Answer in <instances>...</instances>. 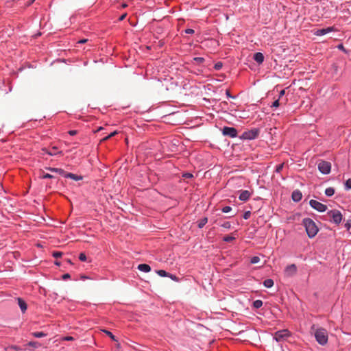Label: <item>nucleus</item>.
<instances>
[{"instance_id":"nucleus-3","label":"nucleus","mask_w":351,"mask_h":351,"mask_svg":"<svg viewBox=\"0 0 351 351\" xmlns=\"http://www.w3.org/2000/svg\"><path fill=\"white\" fill-rule=\"evenodd\" d=\"M327 215L330 217V221L338 225L342 220V215L337 210H332L327 213Z\"/></svg>"},{"instance_id":"nucleus-39","label":"nucleus","mask_w":351,"mask_h":351,"mask_svg":"<svg viewBox=\"0 0 351 351\" xmlns=\"http://www.w3.org/2000/svg\"><path fill=\"white\" fill-rule=\"evenodd\" d=\"M167 277H169L170 278H171L172 280H173L175 281H178V278L175 275H173L169 273V275L167 276Z\"/></svg>"},{"instance_id":"nucleus-23","label":"nucleus","mask_w":351,"mask_h":351,"mask_svg":"<svg viewBox=\"0 0 351 351\" xmlns=\"http://www.w3.org/2000/svg\"><path fill=\"white\" fill-rule=\"evenodd\" d=\"M32 335L36 338H41L47 336V334L43 332H35L32 333Z\"/></svg>"},{"instance_id":"nucleus-29","label":"nucleus","mask_w":351,"mask_h":351,"mask_svg":"<svg viewBox=\"0 0 351 351\" xmlns=\"http://www.w3.org/2000/svg\"><path fill=\"white\" fill-rule=\"evenodd\" d=\"M221 226L226 229H229L231 227V224L229 221H225L221 224Z\"/></svg>"},{"instance_id":"nucleus-58","label":"nucleus","mask_w":351,"mask_h":351,"mask_svg":"<svg viewBox=\"0 0 351 351\" xmlns=\"http://www.w3.org/2000/svg\"><path fill=\"white\" fill-rule=\"evenodd\" d=\"M56 264L57 265H60V263H59V262H56Z\"/></svg>"},{"instance_id":"nucleus-13","label":"nucleus","mask_w":351,"mask_h":351,"mask_svg":"<svg viewBox=\"0 0 351 351\" xmlns=\"http://www.w3.org/2000/svg\"><path fill=\"white\" fill-rule=\"evenodd\" d=\"M302 197V193L299 190H295L292 193V199L294 202H299Z\"/></svg>"},{"instance_id":"nucleus-52","label":"nucleus","mask_w":351,"mask_h":351,"mask_svg":"<svg viewBox=\"0 0 351 351\" xmlns=\"http://www.w3.org/2000/svg\"><path fill=\"white\" fill-rule=\"evenodd\" d=\"M125 16H126V14H123V15H122L121 16H120L119 20H120V21H122V20L125 17Z\"/></svg>"},{"instance_id":"nucleus-18","label":"nucleus","mask_w":351,"mask_h":351,"mask_svg":"<svg viewBox=\"0 0 351 351\" xmlns=\"http://www.w3.org/2000/svg\"><path fill=\"white\" fill-rule=\"evenodd\" d=\"M208 222V218L207 217H203L202 219H201L200 220H199L197 221L198 223V228H202L205 225L206 223Z\"/></svg>"},{"instance_id":"nucleus-51","label":"nucleus","mask_w":351,"mask_h":351,"mask_svg":"<svg viewBox=\"0 0 351 351\" xmlns=\"http://www.w3.org/2000/svg\"><path fill=\"white\" fill-rule=\"evenodd\" d=\"M65 339L67 341H71V340H73V338L72 337L69 336V337H65Z\"/></svg>"},{"instance_id":"nucleus-9","label":"nucleus","mask_w":351,"mask_h":351,"mask_svg":"<svg viewBox=\"0 0 351 351\" xmlns=\"http://www.w3.org/2000/svg\"><path fill=\"white\" fill-rule=\"evenodd\" d=\"M297 272V267L295 264L288 265L285 269V274L287 277L294 276Z\"/></svg>"},{"instance_id":"nucleus-6","label":"nucleus","mask_w":351,"mask_h":351,"mask_svg":"<svg viewBox=\"0 0 351 351\" xmlns=\"http://www.w3.org/2000/svg\"><path fill=\"white\" fill-rule=\"evenodd\" d=\"M309 204L313 208L317 210L319 212H324L327 209L326 205L314 199H311L309 202Z\"/></svg>"},{"instance_id":"nucleus-2","label":"nucleus","mask_w":351,"mask_h":351,"mask_svg":"<svg viewBox=\"0 0 351 351\" xmlns=\"http://www.w3.org/2000/svg\"><path fill=\"white\" fill-rule=\"evenodd\" d=\"M303 225L304 226L306 233L310 238H313L317 234L319 229L315 223L311 219H304Z\"/></svg>"},{"instance_id":"nucleus-27","label":"nucleus","mask_w":351,"mask_h":351,"mask_svg":"<svg viewBox=\"0 0 351 351\" xmlns=\"http://www.w3.org/2000/svg\"><path fill=\"white\" fill-rule=\"evenodd\" d=\"M235 239L234 237L231 236H226L223 238V241L226 242H231Z\"/></svg>"},{"instance_id":"nucleus-17","label":"nucleus","mask_w":351,"mask_h":351,"mask_svg":"<svg viewBox=\"0 0 351 351\" xmlns=\"http://www.w3.org/2000/svg\"><path fill=\"white\" fill-rule=\"evenodd\" d=\"M64 177L71 178L74 180H80L82 179L81 176H79L77 175L73 174L72 173H66L64 175Z\"/></svg>"},{"instance_id":"nucleus-55","label":"nucleus","mask_w":351,"mask_h":351,"mask_svg":"<svg viewBox=\"0 0 351 351\" xmlns=\"http://www.w3.org/2000/svg\"><path fill=\"white\" fill-rule=\"evenodd\" d=\"M286 102H287V99H285L284 102H282H282H281V104H286Z\"/></svg>"},{"instance_id":"nucleus-43","label":"nucleus","mask_w":351,"mask_h":351,"mask_svg":"<svg viewBox=\"0 0 351 351\" xmlns=\"http://www.w3.org/2000/svg\"><path fill=\"white\" fill-rule=\"evenodd\" d=\"M77 130H70L69 131V134L71 136H74L75 134H77Z\"/></svg>"},{"instance_id":"nucleus-53","label":"nucleus","mask_w":351,"mask_h":351,"mask_svg":"<svg viewBox=\"0 0 351 351\" xmlns=\"http://www.w3.org/2000/svg\"><path fill=\"white\" fill-rule=\"evenodd\" d=\"M158 80H165V81L167 80V79L166 77L162 78V77H158Z\"/></svg>"},{"instance_id":"nucleus-57","label":"nucleus","mask_w":351,"mask_h":351,"mask_svg":"<svg viewBox=\"0 0 351 351\" xmlns=\"http://www.w3.org/2000/svg\"><path fill=\"white\" fill-rule=\"evenodd\" d=\"M125 7H127V5L126 4H123V8H125Z\"/></svg>"},{"instance_id":"nucleus-12","label":"nucleus","mask_w":351,"mask_h":351,"mask_svg":"<svg viewBox=\"0 0 351 351\" xmlns=\"http://www.w3.org/2000/svg\"><path fill=\"white\" fill-rule=\"evenodd\" d=\"M253 59L258 64H262L264 61V55L261 52H256L254 54Z\"/></svg>"},{"instance_id":"nucleus-26","label":"nucleus","mask_w":351,"mask_h":351,"mask_svg":"<svg viewBox=\"0 0 351 351\" xmlns=\"http://www.w3.org/2000/svg\"><path fill=\"white\" fill-rule=\"evenodd\" d=\"M156 272L161 277H167L169 275V273L162 269L158 270Z\"/></svg>"},{"instance_id":"nucleus-60","label":"nucleus","mask_w":351,"mask_h":351,"mask_svg":"<svg viewBox=\"0 0 351 351\" xmlns=\"http://www.w3.org/2000/svg\"><path fill=\"white\" fill-rule=\"evenodd\" d=\"M34 0H32V2H33Z\"/></svg>"},{"instance_id":"nucleus-8","label":"nucleus","mask_w":351,"mask_h":351,"mask_svg":"<svg viewBox=\"0 0 351 351\" xmlns=\"http://www.w3.org/2000/svg\"><path fill=\"white\" fill-rule=\"evenodd\" d=\"M222 133L225 136H228L231 138H234L237 136V131L234 128L224 127L222 130Z\"/></svg>"},{"instance_id":"nucleus-54","label":"nucleus","mask_w":351,"mask_h":351,"mask_svg":"<svg viewBox=\"0 0 351 351\" xmlns=\"http://www.w3.org/2000/svg\"><path fill=\"white\" fill-rule=\"evenodd\" d=\"M117 348H120V343H117Z\"/></svg>"},{"instance_id":"nucleus-36","label":"nucleus","mask_w":351,"mask_h":351,"mask_svg":"<svg viewBox=\"0 0 351 351\" xmlns=\"http://www.w3.org/2000/svg\"><path fill=\"white\" fill-rule=\"evenodd\" d=\"M251 216V212L250 211H246L245 212L244 215H243V218L245 219H248Z\"/></svg>"},{"instance_id":"nucleus-15","label":"nucleus","mask_w":351,"mask_h":351,"mask_svg":"<svg viewBox=\"0 0 351 351\" xmlns=\"http://www.w3.org/2000/svg\"><path fill=\"white\" fill-rule=\"evenodd\" d=\"M18 304L22 311V313H25L27 310V304L26 302L21 298H19L17 299Z\"/></svg>"},{"instance_id":"nucleus-25","label":"nucleus","mask_w":351,"mask_h":351,"mask_svg":"<svg viewBox=\"0 0 351 351\" xmlns=\"http://www.w3.org/2000/svg\"><path fill=\"white\" fill-rule=\"evenodd\" d=\"M104 332L113 341H117L115 336L110 331L104 330Z\"/></svg>"},{"instance_id":"nucleus-41","label":"nucleus","mask_w":351,"mask_h":351,"mask_svg":"<svg viewBox=\"0 0 351 351\" xmlns=\"http://www.w3.org/2000/svg\"><path fill=\"white\" fill-rule=\"evenodd\" d=\"M88 40V39H85V38L81 39L79 41H77V43H79V44H84V43H87Z\"/></svg>"},{"instance_id":"nucleus-38","label":"nucleus","mask_w":351,"mask_h":351,"mask_svg":"<svg viewBox=\"0 0 351 351\" xmlns=\"http://www.w3.org/2000/svg\"><path fill=\"white\" fill-rule=\"evenodd\" d=\"M184 32L187 34H193L194 33V30L191 28L186 29Z\"/></svg>"},{"instance_id":"nucleus-40","label":"nucleus","mask_w":351,"mask_h":351,"mask_svg":"<svg viewBox=\"0 0 351 351\" xmlns=\"http://www.w3.org/2000/svg\"><path fill=\"white\" fill-rule=\"evenodd\" d=\"M282 168H283V165H282V164L279 165H278V166L276 167V171L277 172H280V171L282 169Z\"/></svg>"},{"instance_id":"nucleus-7","label":"nucleus","mask_w":351,"mask_h":351,"mask_svg":"<svg viewBox=\"0 0 351 351\" xmlns=\"http://www.w3.org/2000/svg\"><path fill=\"white\" fill-rule=\"evenodd\" d=\"M259 132L257 129H254L252 130L244 132L241 136V138L243 139H255L258 136Z\"/></svg>"},{"instance_id":"nucleus-20","label":"nucleus","mask_w":351,"mask_h":351,"mask_svg":"<svg viewBox=\"0 0 351 351\" xmlns=\"http://www.w3.org/2000/svg\"><path fill=\"white\" fill-rule=\"evenodd\" d=\"M49 170L51 172H56V173H58L60 175H62L64 176L66 172L62 169H58V168H49Z\"/></svg>"},{"instance_id":"nucleus-10","label":"nucleus","mask_w":351,"mask_h":351,"mask_svg":"<svg viewBox=\"0 0 351 351\" xmlns=\"http://www.w3.org/2000/svg\"><path fill=\"white\" fill-rule=\"evenodd\" d=\"M335 29L334 27H328L326 28L319 29H317L316 31H315L314 35L317 36H324V35L327 34L328 33L334 32Z\"/></svg>"},{"instance_id":"nucleus-45","label":"nucleus","mask_w":351,"mask_h":351,"mask_svg":"<svg viewBox=\"0 0 351 351\" xmlns=\"http://www.w3.org/2000/svg\"><path fill=\"white\" fill-rule=\"evenodd\" d=\"M285 90H282L280 92V94H279V99H280L282 98V97L285 95Z\"/></svg>"},{"instance_id":"nucleus-35","label":"nucleus","mask_w":351,"mask_h":351,"mask_svg":"<svg viewBox=\"0 0 351 351\" xmlns=\"http://www.w3.org/2000/svg\"><path fill=\"white\" fill-rule=\"evenodd\" d=\"M29 346L34 347V348H38L40 346V344L36 341H30L29 343Z\"/></svg>"},{"instance_id":"nucleus-31","label":"nucleus","mask_w":351,"mask_h":351,"mask_svg":"<svg viewBox=\"0 0 351 351\" xmlns=\"http://www.w3.org/2000/svg\"><path fill=\"white\" fill-rule=\"evenodd\" d=\"M231 210H232V208L230 206H224L221 210L223 213H229Z\"/></svg>"},{"instance_id":"nucleus-14","label":"nucleus","mask_w":351,"mask_h":351,"mask_svg":"<svg viewBox=\"0 0 351 351\" xmlns=\"http://www.w3.org/2000/svg\"><path fill=\"white\" fill-rule=\"evenodd\" d=\"M250 195L251 194L248 191H247V190L242 191L240 193L239 198L241 201H247L250 198Z\"/></svg>"},{"instance_id":"nucleus-42","label":"nucleus","mask_w":351,"mask_h":351,"mask_svg":"<svg viewBox=\"0 0 351 351\" xmlns=\"http://www.w3.org/2000/svg\"><path fill=\"white\" fill-rule=\"evenodd\" d=\"M183 177L186 178H191L193 177V175L191 173H186L183 175Z\"/></svg>"},{"instance_id":"nucleus-16","label":"nucleus","mask_w":351,"mask_h":351,"mask_svg":"<svg viewBox=\"0 0 351 351\" xmlns=\"http://www.w3.org/2000/svg\"><path fill=\"white\" fill-rule=\"evenodd\" d=\"M138 269L143 272H149L151 271V267L147 264H140L138 266Z\"/></svg>"},{"instance_id":"nucleus-33","label":"nucleus","mask_w":351,"mask_h":351,"mask_svg":"<svg viewBox=\"0 0 351 351\" xmlns=\"http://www.w3.org/2000/svg\"><path fill=\"white\" fill-rule=\"evenodd\" d=\"M280 106V99L274 101L271 105V107L277 108Z\"/></svg>"},{"instance_id":"nucleus-28","label":"nucleus","mask_w":351,"mask_h":351,"mask_svg":"<svg viewBox=\"0 0 351 351\" xmlns=\"http://www.w3.org/2000/svg\"><path fill=\"white\" fill-rule=\"evenodd\" d=\"M260 261V258L258 256H253L252 258H251V263L252 264H256L257 263H258Z\"/></svg>"},{"instance_id":"nucleus-19","label":"nucleus","mask_w":351,"mask_h":351,"mask_svg":"<svg viewBox=\"0 0 351 351\" xmlns=\"http://www.w3.org/2000/svg\"><path fill=\"white\" fill-rule=\"evenodd\" d=\"M263 285L267 288H271L274 286V280L272 279H266L263 282Z\"/></svg>"},{"instance_id":"nucleus-30","label":"nucleus","mask_w":351,"mask_h":351,"mask_svg":"<svg viewBox=\"0 0 351 351\" xmlns=\"http://www.w3.org/2000/svg\"><path fill=\"white\" fill-rule=\"evenodd\" d=\"M79 259L81 261H86V256L84 253L82 252L80 254Z\"/></svg>"},{"instance_id":"nucleus-32","label":"nucleus","mask_w":351,"mask_h":351,"mask_svg":"<svg viewBox=\"0 0 351 351\" xmlns=\"http://www.w3.org/2000/svg\"><path fill=\"white\" fill-rule=\"evenodd\" d=\"M346 189H351V179H348L346 182Z\"/></svg>"},{"instance_id":"nucleus-56","label":"nucleus","mask_w":351,"mask_h":351,"mask_svg":"<svg viewBox=\"0 0 351 351\" xmlns=\"http://www.w3.org/2000/svg\"><path fill=\"white\" fill-rule=\"evenodd\" d=\"M197 75H199V71L198 70L197 72H195Z\"/></svg>"},{"instance_id":"nucleus-49","label":"nucleus","mask_w":351,"mask_h":351,"mask_svg":"<svg viewBox=\"0 0 351 351\" xmlns=\"http://www.w3.org/2000/svg\"><path fill=\"white\" fill-rule=\"evenodd\" d=\"M350 226H351V225H350V222H349V221H348V222L345 224V227H346L348 230H349V229H350Z\"/></svg>"},{"instance_id":"nucleus-22","label":"nucleus","mask_w":351,"mask_h":351,"mask_svg":"<svg viewBox=\"0 0 351 351\" xmlns=\"http://www.w3.org/2000/svg\"><path fill=\"white\" fill-rule=\"evenodd\" d=\"M193 60L194 61L193 63L197 64H203L204 62V58L202 57H195Z\"/></svg>"},{"instance_id":"nucleus-5","label":"nucleus","mask_w":351,"mask_h":351,"mask_svg":"<svg viewBox=\"0 0 351 351\" xmlns=\"http://www.w3.org/2000/svg\"><path fill=\"white\" fill-rule=\"evenodd\" d=\"M291 333L288 330H281L275 332L274 338L276 341H282L290 337Z\"/></svg>"},{"instance_id":"nucleus-21","label":"nucleus","mask_w":351,"mask_h":351,"mask_svg":"<svg viewBox=\"0 0 351 351\" xmlns=\"http://www.w3.org/2000/svg\"><path fill=\"white\" fill-rule=\"evenodd\" d=\"M334 193L335 189L332 187H328L325 190V194L328 197L333 195Z\"/></svg>"},{"instance_id":"nucleus-34","label":"nucleus","mask_w":351,"mask_h":351,"mask_svg":"<svg viewBox=\"0 0 351 351\" xmlns=\"http://www.w3.org/2000/svg\"><path fill=\"white\" fill-rule=\"evenodd\" d=\"M62 252H53V256L55 258H59V257L62 256Z\"/></svg>"},{"instance_id":"nucleus-50","label":"nucleus","mask_w":351,"mask_h":351,"mask_svg":"<svg viewBox=\"0 0 351 351\" xmlns=\"http://www.w3.org/2000/svg\"><path fill=\"white\" fill-rule=\"evenodd\" d=\"M222 64H222V62H216V63L215 64V65H214V66H222Z\"/></svg>"},{"instance_id":"nucleus-48","label":"nucleus","mask_w":351,"mask_h":351,"mask_svg":"<svg viewBox=\"0 0 351 351\" xmlns=\"http://www.w3.org/2000/svg\"><path fill=\"white\" fill-rule=\"evenodd\" d=\"M110 137H108V136H105L104 138H103L101 140V142H104V141H107V140H108V139H110Z\"/></svg>"},{"instance_id":"nucleus-1","label":"nucleus","mask_w":351,"mask_h":351,"mask_svg":"<svg viewBox=\"0 0 351 351\" xmlns=\"http://www.w3.org/2000/svg\"><path fill=\"white\" fill-rule=\"evenodd\" d=\"M311 330L314 332L315 339L319 344L324 346L328 343V332L325 328H315V326H313L311 327Z\"/></svg>"},{"instance_id":"nucleus-46","label":"nucleus","mask_w":351,"mask_h":351,"mask_svg":"<svg viewBox=\"0 0 351 351\" xmlns=\"http://www.w3.org/2000/svg\"><path fill=\"white\" fill-rule=\"evenodd\" d=\"M338 49H341V50H343V51H345V49H344V47L343 45V44H339L338 46H337Z\"/></svg>"},{"instance_id":"nucleus-11","label":"nucleus","mask_w":351,"mask_h":351,"mask_svg":"<svg viewBox=\"0 0 351 351\" xmlns=\"http://www.w3.org/2000/svg\"><path fill=\"white\" fill-rule=\"evenodd\" d=\"M42 152H43L44 153H46L50 156H56V155H62V152L60 151V152H57V147H51V149H49V150L47 149L46 148H43L42 149Z\"/></svg>"},{"instance_id":"nucleus-24","label":"nucleus","mask_w":351,"mask_h":351,"mask_svg":"<svg viewBox=\"0 0 351 351\" xmlns=\"http://www.w3.org/2000/svg\"><path fill=\"white\" fill-rule=\"evenodd\" d=\"M263 306V302L260 300H255L253 302V306L256 308H259Z\"/></svg>"},{"instance_id":"nucleus-47","label":"nucleus","mask_w":351,"mask_h":351,"mask_svg":"<svg viewBox=\"0 0 351 351\" xmlns=\"http://www.w3.org/2000/svg\"><path fill=\"white\" fill-rule=\"evenodd\" d=\"M117 134V131H114V132H113L110 133V134L108 135V137L112 138V136H114L115 134Z\"/></svg>"},{"instance_id":"nucleus-37","label":"nucleus","mask_w":351,"mask_h":351,"mask_svg":"<svg viewBox=\"0 0 351 351\" xmlns=\"http://www.w3.org/2000/svg\"><path fill=\"white\" fill-rule=\"evenodd\" d=\"M53 176L49 173H45L42 176L43 179H47V178H52Z\"/></svg>"},{"instance_id":"nucleus-4","label":"nucleus","mask_w":351,"mask_h":351,"mask_svg":"<svg viewBox=\"0 0 351 351\" xmlns=\"http://www.w3.org/2000/svg\"><path fill=\"white\" fill-rule=\"evenodd\" d=\"M319 171L323 174H328L331 170L330 162L325 160H320L317 164Z\"/></svg>"},{"instance_id":"nucleus-44","label":"nucleus","mask_w":351,"mask_h":351,"mask_svg":"<svg viewBox=\"0 0 351 351\" xmlns=\"http://www.w3.org/2000/svg\"><path fill=\"white\" fill-rule=\"evenodd\" d=\"M69 278H70V275L69 274H65L62 276L63 280H67Z\"/></svg>"},{"instance_id":"nucleus-59","label":"nucleus","mask_w":351,"mask_h":351,"mask_svg":"<svg viewBox=\"0 0 351 351\" xmlns=\"http://www.w3.org/2000/svg\"><path fill=\"white\" fill-rule=\"evenodd\" d=\"M102 130V128H101H101H99L98 129V131H99V130Z\"/></svg>"}]
</instances>
